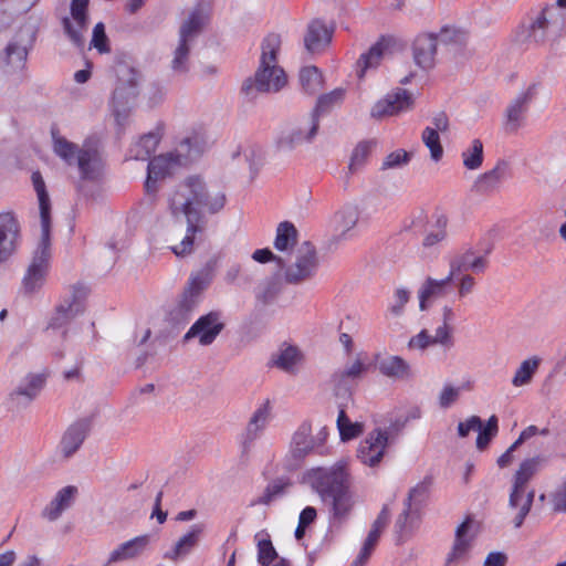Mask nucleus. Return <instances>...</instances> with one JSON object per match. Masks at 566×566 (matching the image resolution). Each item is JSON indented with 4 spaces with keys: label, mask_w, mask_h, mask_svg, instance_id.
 Segmentation results:
<instances>
[{
    "label": "nucleus",
    "mask_w": 566,
    "mask_h": 566,
    "mask_svg": "<svg viewBox=\"0 0 566 566\" xmlns=\"http://www.w3.org/2000/svg\"><path fill=\"white\" fill-rule=\"evenodd\" d=\"M303 482L328 506L331 527L339 528L350 518L356 500L350 490V473L344 461L305 471Z\"/></svg>",
    "instance_id": "f03ea898"
},
{
    "label": "nucleus",
    "mask_w": 566,
    "mask_h": 566,
    "mask_svg": "<svg viewBox=\"0 0 566 566\" xmlns=\"http://www.w3.org/2000/svg\"><path fill=\"white\" fill-rule=\"evenodd\" d=\"M366 370V365L357 358L350 365L335 371L332 376V381L334 384L336 395L350 394L352 387Z\"/></svg>",
    "instance_id": "c756f323"
},
{
    "label": "nucleus",
    "mask_w": 566,
    "mask_h": 566,
    "mask_svg": "<svg viewBox=\"0 0 566 566\" xmlns=\"http://www.w3.org/2000/svg\"><path fill=\"white\" fill-rule=\"evenodd\" d=\"M318 259L314 248L306 245L298 251L294 263L284 271V280L289 284H300L312 279L317 271Z\"/></svg>",
    "instance_id": "f3484780"
},
{
    "label": "nucleus",
    "mask_w": 566,
    "mask_h": 566,
    "mask_svg": "<svg viewBox=\"0 0 566 566\" xmlns=\"http://www.w3.org/2000/svg\"><path fill=\"white\" fill-rule=\"evenodd\" d=\"M161 135L159 132H149L143 135L136 143H134L126 155V159L134 160H150L151 155L155 153Z\"/></svg>",
    "instance_id": "e433bc0d"
},
{
    "label": "nucleus",
    "mask_w": 566,
    "mask_h": 566,
    "mask_svg": "<svg viewBox=\"0 0 566 566\" xmlns=\"http://www.w3.org/2000/svg\"><path fill=\"white\" fill-rule=\"evenodd\" d=\"M432 345H439L446 350L450 349L454 345L452 336V327L448 325H440L436 328L434 335H431Z\"/></svg>",
    "instance_id": "680f3d73"
},
{
    "label": "nucleus",
    "mask_w": 566,
    "mask_h": 566,
    "mask_svg": "<svg viewBox=\"0 0 566 566\" xmlns=\"http://www.w3.org/2000/svg\"><path fill=\"white\" fill-rule=\"evenodd\" d=\"M459 32L454 29L443 28L439 34H420L413 42V60L422 70H429L434 65V55L438 43L455 41Z\"/></svg>",
    "instance_id": "9d476101"
},
{
    "label": "nucleus",
    "mask_w": 566,
    "mask_h": 566,
    "mask_svg": "<svg viewBox=\"0 0 566 566\" xmlns=\"http://www.w3.org/2000/svg\"><path fill=\"white\" fill-rule=\"evenodd\" d=\"M150 543L151 535L149 534H144L130 538L119 544L109 553L107 562L104 566H111L112 564L136 559L145 553Z\"/></svg>",
    "instance_id": "bb28decb"
},
{
    "label": "nucleus",
    "mask_w": 566,
    "mask_h": 566,
    "mask_svg": "<svg viewBox=\"0 0 566 566\" xmlns=\"http://www.w3.org/2000/svg\"><path fill=\"white\" fill-rule=\"evenodd\" d=\"M315 449L312 436V423L304 420L295 430L290 443V458L294 461L292 465H298Z\"/></svg>",
    "instance_id": "a878e982"
},
{
    "label": "nucleus",
    "mask_w": 566,
    "mask_h": 566,
    "mask_svg": "<svg viewBox=\"0 0 566 566\" xmlns=\"http://www.w3.org/2000/svg\"><path fill=\"white\" fill-rule=\"evenodd\" d=\"M507 169L509 164L505 160H499L491 170L478 177L474 189L481 193L495 190L506 177Z\"/></svg>",
    "instance_id": "4c0bfd02"
},
{
    "label": "nucleus",
    "mask_w": 566,
    "mask_h": 566,
    "mask_svg": "<svg viewBox=\"0 0 566 566\" xmlns=\"http://www.w3.org/2000/svg\"><path fill=\"white\" fill-rule=\"evenodd\" d=\"M453 276L449 272V274L441 280H436L432 277H427L423 282L422 286L419 290V307L421 311H426L428 308V302L441 297L447 294V289L452 282Z\"/></svg>",
    "instance_id": "c9c22d12"
},
{
    "label": "nucleus",
    "mask_w": 566,
    "mask_h": 566,
    "mask_svg": "<svg viewBox=\"0 0 566 566\" xmlns=\"http://www.w3.org/2000/svg\"><path fill=\"white\" fill-rule=\"evenodd\" d=\"M88 0H72L70 17H64L62 20L64 33L76 48H83L85 43L84 34L88 25Z\"/></svg>",
    "instance_id": "4468645a"
},
{
    "label": "nucleus",
    "mask_w": 566,
    "mask_h": 566,
    "mask_svg": "<svg viewBox=\"0 0 566 566\" xmlns=\"http://www.w3.org/2000/svg\"><path fill=\"white\" fill-rule=\"evenodd\" d=\"M31 180L39 201L41 232H51V200L44 179L41 172L36 170L32 172Z\"/></svg>",
    "instance_id": "2f4dec72"
},
{
    "label": "nucleus",
    "mask_w": 566,
    "mask_h": 566,
    "mask_svg": "<svg viewBox=\"0 0 566 566\" xmlns=\"http://www.w3.org/2000/svg\"><path fill=\"white\" fill-rule=\"evenodd\" d=\"M53 151L67 166H76L83 180H97L104 170L105 160L98 142L86 138L80 147L52 130Z\"/></svg>",
    "instance_id": "20e7f679"
},
{
    "label": "nucleus",
    "mask_w": 566,
    "mask_h": 566,
    "mask_svg": "<svg viewBox=\"0 0 566 566\" xmlns=\"http://www.w3.org/2000/svg\"><path fill=\"white\" fill-rule=\"evenodd\" d=\"M415 98L411 93L403 88H396L379 99L371 108L373 118L394 116L412 109Z\"/></svg>",
    "instance_id": "aec40b11"
},
{
    "label": "nucleus",
    "mask_w": 566,
    "mask_h": 566,
    "mask_svg": "<svg viewBox=\"0 0 566 566\" xmlns=\"http://www.w3.org/2000/svg\"><path fill=\"white\" fill-rule=\"evenodd\" d=\"M373 142L369 140H363L359 142L355 148L353 149L348 169L350 174H355L357 170H359L366 163L371 148H373Z\"/></svg>",
    "instance_id": "5fc2aeb1"
},
{
    "label": "nucleus",
    "mask_w": 566,
    "mask_h": 566,
    "mask_svg": "<svg viewBox=\"0 0 566 566\" xmlns=\"http://www.w3.org/2000/svg\"><path fill=\"white\" fill-rule=\"evenodd\" d=\"M254 538L258 548V563L262 566L271 565L277 558V553L272 544L270 534L263 530L258 532Z\"/></svg>",
    "instance_id": "79ce46f5"
},
{
    "label": "nucleus",
    "mask_w": 566,
    "mask_h": 566,
    "mask_svg": "<svg viewBox=\"0 0 566 566\" xmlns=\"http://www.w3.org/2000/svg\"><path fill=\"white\" fill-rule=\"evenodd\" d=\"M472 520L467 517L455 530L453 545L448 553L444 566H461L468 562L474 536L470 534Z\"/></svg>",
    "instance_id": "4be33fe9"
},
{
    "label": "nucleus",
    "mask_w": 566,
    "mask_h": 566,
    "mask_svg": "<svg viewBox=\"0 0 566 566\" xmlns=\"http://www.w3.org/2000/svg\"><path fill=\"white\" fill-rule=\"evenodd\" d=\"M301 358L302 354L296 346L283 344L271 361L273 366L290 373L294 370Z\"/></svg>",
    "instance_id": "ea45409f"
},
{
    "label": "nucleus",
    "mask_w": 566,
    "mask_h": 566,
    "mask_svg": "<svg viewBox=\"0 0 566 566\" xmlns=\"http://www.w3.org/2000/svg\"><path fill=\"white\" fill-rule=\"evenodd\" d=\"M334 25H327L321 19L312 20L304 35L305 50L311 54L323 52L332 42Z\"/></svg>",
    "instance_id": "393cba45"
},
{
    "label": "nucleus",
    "mask_w": 566,
    "mask_h": 566,
    "mask_svg": "<svg viewBox=\"0 0 566 566\" xmlns=\"http://www.w3.org/2000/svg\"><path fill=\"white\" fill-rule=\"evenodd\" d=\"M21 228L17 216L11 211L0 212V263L7 262L18 250Z\"/></svg>",
    "instance_id": "a211bd4d"
},
{
    "label": "nucleus",
    "mask_w": 566,
    "mask_h": 566,
    "mask_svg": "<svg viewBox=\"0 0 566 566\" xmlns=\"http://www.w3.org/2000/svg\"><path fill=\"white\" fill-rule=\"evenodd\" d=\"M208 280L202 274L191 276L180 298L167 314V321L174 326L186 325L192 312L198 306L201 294L208 286Z\"/></svg>",
    "instance_id": "1a4fd4ad"
},
{
    "label": "nucleus",
    "mask_w": 566,
    "mask_h": 566,
    "mask_svg": "<svg viewBox=\"0 0 566 566\" xmlns=\"http://www.w3.org/2000/svg\"><path fill=\"white\" fill-rule=\"evenodd\" d=\"M224 328L221 321V313L218 311L209 312L200 316L188 329L184 336V340L188 342L191 338H198L199 344L202 346L211 345L218 335Z\"/></svg>",
    "instance_id": "6ab92c4d"
},
{
    "label": "nucleus",
    "mask_w": 566,
    "mask_h": 566,
    "mask_svg": "<svg viewBox=\"0 0 566 566\" xmlns=\"http://www.w3.org/2000/svg\"><path fill=\"white\" fill-rule=\"evenodd\" d=\"M539 361L537 357L523 360L512 378V385L514 387L527 385L536 373Z\"/></svg>",
    "instance_id": "8fccbe9b"
},
{
    "label": "nucleus",
    "mask_w": 566,
    "mask_h": 566,
    "mask_svg": "<svg viewBox=\"0 0 566 566\" xmlns=\"http://www.w3.org/2000/svg\"><path fill=\"white\" fill-rule=\"evenodd\" d=\"M201 25L202 20L200 13L198 11L191 12L179 29L178 40L191 44L200 32Z\"/></svg>",
    "instance_id": "603ef678"
},
{
    "label": "nucleus",
    "mask_w": 566,
    "mask_h": 566,
    "mask_svg": "<svg viewBox=\"0 0 566 566\" xmlns=\"http://www.w3.org/2000/svg\"><path fill=\"white\" fill-rule=\"evenodd\" d=\"M51 232H41L40 241L34 251L32 262L29 265L23 277L24 290L29 293L39 289L49 270V261L51 258Z\"/></svg>",
    "instance_id": "9b49d317"
},
{
    "label": "nucleus",
    "mask_w": 566,
    "mask_h": 566,
    "mask_svg": "<svg viewBox=\"0 0 566 566\" xmlns=\"http://www.w3.org/2000/svg\"><path fill=\"white\" fill-rule=\"evenodd\" d=\"M190 49L191 44L178 40V44L172 52L170 63L171 71L175 75L184 76L190 70Z\"/></svg>",
    "instance_id": "37998d69"
},
{
    "label": "nucleus",
    "mask_w": 566,
    "mask_h": 566,
    "mask_svg": "<svg viewBox=\"0 0 566 566\" xmlns=\"http://www.w3.org/2000/svg\"><path fill=\"white\" fill-rule=\"evenodd\" d=\"M389 516H390L389 506L387 504H385L381 507V511L379 512L377 518L374 521L371 528H370L366 539L364 541L365 543L370 544L376 547L381 532L388 524Z\"/></svg>",
    "instance_id": "4d7b16f0"
},
{
    "label": "nucleus",
    "mask_w": 566,
    "mask_h": 566,
    "mask_svg": "<svg viewBox=\"0 0 566 566\" xmlns=\"http://www.w3.org/2000/svg\"><path fill=\"white\" fill-rule=\"evenodd\" d=\"M201 533L202 527L200 525H192L190 531L182 535L171 549L164 553L163 557L175 563L185 558L197 546Z\"/></svg>",
    "instance_id": "72a5a7b5"
},
{
    "label": "nucleus",
    "mask_w": 566,
    "mask_h": 566,
    "mask_svg": "<svg viewBox=\"0 0 566 566\" xmlns=\"http://www.w3.org/2000/svg\"><path fill=\"white\" fill-rule=\"evenodd\" d=\"M112 108H113V114L115 117V123L119 129V133H124V130L128 124V118H129L133 107L123 106V105L112 103Z\"/></svg>",
    "instance_id": "338daca9"
},
{
    "label": "nucleus",
    "mask_w": 566,
    "mask_h": 566,
    "mask_svg": "<svg viewBox=\"0 0 566 566\" xmlns=\"http://www.w3.org/2000/svg\"><path fill=\"white\" fill-rule=\"evenodd\" d=\"M463 165L467 169L475 170L483 163V144L480 139H473L471 146L462 153Z\"/></svg>",
    "instance_id": "864d4df0"
},
{
    "label": "nucleus",
    "mask_w": 566,
    "mask_h": 566,
    "mask_svg": "<svg viewBox=\"0 0 566 566\" xmlns=\"http://www.w3.org/2000/svg\"><path fill=\"white\" fill-rule=\"evenodd\" d=\"M302 88L307 94H315L323 87V76L316 66H305L300 72Z\"/></svg>",
    "instance_id": "c03bdc74"
},
{
    "label": "nucleus",
    "mask_w": 566,
    "mask_h": 566,
    "mask_svg": "<svg viewBox=\"0 0 566 566\" xmlns=\"http://www.w3.org/2000/svg\"><path fill=\"white\" fill-rule=\"evenodd\" d=\"M534 496L535 492L533 490L525 494V489L512 485L509 497V507L512 510H518L517 514L513 518L515 528H520L523 525L525 517L532 509Z\"/></svg>",
    "instance_id": "473e14b6"
},
{
    "label": "nucleus",
    "mask_w": 566,
    "mask_h": 566,
    "mask_svg": "<svg viewBox=\"0 0 566 566\" xmlns=\"http://www.w3.org/2000/svg\"><path fill=\"white\" fill-rule=\"evenodd\" d=\"M344 90L335 88L327 94L321 95L308 117L305 118L296 128H293L287 136L283 137L281 139V144H286L289 147H293L302 143L312 142L317 135L321 116L329 112L335 105L340 104L344 98Z\"/></svg>",
    "instance_id": "0eeeda50"
},
{
    "label": "nucleus",
    "mask_w": 566,
    "mask_h": 566,
    "mask_svg": "<svg viewBox=\"0 0 566 566\" xmlns=\"http://www.w3.org/2000/svg\"><path fill=\"white\" fill-rule=\"evenodd\" d=\"M87 289L81 283L74 284L71 294L56 306L49 328L57 329L66 326L73 318L83 313L84 300L87 295Z\"/></svg>",
    "instance_id": "f8f14e48"
},
{
    "label": "nucleus",
    "mask_w": 566,
    "mask_h": 566,
    "mask_svg": "<svg viewBox=\"0 0 566 566\" xmlns=\"http://www.w3.org/2000/svg\"><path fill=\"white\" fill-rule=\"evenodd\" d=\"M537 465H538V458H531V459L524 460L520 464V467L514 475L513 485L525 489L527 482L535 474V472L537 470Z\"/></svg>",
    "instance_id": "6e6d98bb"
},
{
    "label": "nucleus",
    "mask_w": 566,
    "mask_h": 566,
    "mask_svg": "<svg viewBox=\"0 0 566 566\" xmlns=\"http://www.w3.org/2000/svg\"><path fill=\"white\" fill-rule=\"evenodd\" d=\"M78 490L74 485H66L59 490L51 502L43 509L42 516L50 522L56 521L62 513L71 507Z\"/></svg>",
    "instance_id": "7c9ffc66"
},
{
    "label": "nucleus",
    "mask_w": 566,
    "mask_h": 566,
    "mask_svg": "<svg viewBox=\"0 0 566 566\" xmlns=\"http://www.w3.org/2000/svg\"><path fill=\"white\" fill-rule=\"evenodd\" d=\"M227 202L226 193L208 191L206 182L198 176H190L179 184L169 198V210L175 218L185 217L186 235L171 248L177 256L190 254L196 237L206 230L207 220L201 208L210 214L220 212Z\"/></svg>",
    "instance_id": "f257e3e1"
},
{
    "label": "nucleus",
    "mask_w": 566,
    "mask_h": 566,
    "mask_svg": "<svg viewBox=\"0 0 566 566\" xmlns=\"http://www.w3.org/2000/svg\"><path fill=\"white\" fill-rule=\"evenodd\" d=\"M280 291L279 281L276 279H268L258 286L255 297L259 302L266 305L275 300Z\"/></svg>",
    "instance_id": "bf43d9fd"
},
{
    "label": "nucleus",
    "mask_w": 566,
    "mask_h": 566,
    "mask_svg": "<svg viewBox=\"0 0 566 566\" xmlns=\"http://www.w3.org/2000/svg\"><path fill=\"white\" fill-rule=\"evenodd\" d=\"M476 431H478V437H476L475 444H476V448L480 451H482L485 448H488L490 442L493 440V438L496 437V434L499 432L497 417L495 415H492L488 419L485 424L481 421V427L479 429H476Z\"/></svg>",
    "instance_id": "09e8293b"
},
{
    "label": "nucleus",
    "mask_w": 566,
    "mask_h": 566,
    "mask_svg": "<svg viewBox=\"0 0 566 566\" xmlns=\"http://www.w3.org/2000/svg\"><path fill=\"white\" fill-rule=\"evenodd\" d=\"M359 219V211L357 207L345 206L338 210L333 218L335 231L340 239H346L349 231H352Z\"/></svg>",
    "instance_id": "58836bf2"
},
{
    "label": "nucleus",
    "mask_w": 566,
    "mask_h": 566,
    "mask_svg": "<svg viewBox=\"0 0 566 566\" xmlns=\"http://www.w3.org/2000/svg\"><path fill=\"white\" fill-rule=\"evenodd\" d=\"M291 485L292 482L289 478L274 479L266 485L263 494L254 502V504L270 505L272 502L283 497Z\"/></svg>",
    "instance_id": "a19ab883"
},
{
    "label": "nucleus",
    "mask_w": 566,
    "mask_h": 566,
    "mask_svg": "<svg viewBox=\"0 0 566 566\" xmlns=\"http://www.w3.org/2000/svg\"><path fill=\"white\" fill-rule=\"evenodd\" d=\"M336 423L342 441L355 439L363 432V424L353 422L344 409L339 410Z\"/></svg>",
    "instance_id": "3c124183"
},
{
    "label": "nucleus",
    "mask_w": 566,
    "mask_h": 566,
    "mask_svg": "<svg viewBox=\"0 0 566 566\" xmlns=\"http://www.w3.org/2000/svg\"><path fill=\"white\" fill-rule=\"evenodd\" d=\"M272 405L269 399L256 406L251 413L243 432L240 434V444L242 452L247 453L251 450L254 442L265 432L272 420Z\"/></svg>",
    "instance_id": "ddd939ff"
},
{
    "label": "nucleus",
    "mask_w": 566,
    "mask_h": 566,
    "mask_svg": "<svg viewBox=\"0 0 566 566\" xmlns=\"http://www.w3.org/2000/svg\"><path fill=\"white\" fill-rule=\"evenodd\" d=\"M410 298V292L407 289L399 287L395 291L392 303L389 311L392 315L399 316L402 314L405 305Z\"/></svg>",
    "instance_id": "69168bd1"
},
{
    "label": "nucleus",
    "mask_w": 566,
    "mask_h": 566,
    "mask_svg": "<svg viewBox=\"0 0 566 566\" xmlns=\"http://www.w3.org/2000/svg\"><path fill=\"white\" fill-rule=\"evenodd\" d=\"M116 86L113 92L112 103L134 107L138 97V72L125 64L120 63L116 67Z\"/></svg>",
    "instance_id": "2eb2a0df"
},
{
    "label": "nucleus",
    "mask_w": 566,
    "mask_h": 566,
    "mask_svg": "<svg viewBox=\"0 0 566 566\" xmlns=\"http://www.w3.org/2000/svg\"><path fill=\"white\" fill-rule=\"evenodd\" d=\"M409 161L410 154L405 149H397L385 157L381 164V170L397 169L406 166Z\"/></svg>",
    "instance_id": "052dcab7"
},
{
    "label": "nucleus",
    "mask_w": 566,
    "mask_h": 566,
    "mask_svg": "<svg viewBox=\"0 0 566 566\" xmlns=\"http://www.w3.org/2000/svg\"><path fill=\"white\" fill-rule=\"evenodd\" d=\"M449 265V272L453 277L467 271L483 273L488 268V259L484 255H478L472 248H468L465 251L455 254L450 260Z\"/></svg>",
    "instance_id": "c85d7f7f"
},
{
    "label": "nucleus",
    "mask_w": 566,
    "mask_h": 566,
    "mask_svg": "<svg viewBox=\"0 0 566 566\" xmlns=\"http://www.w3.org/2000/svg\"><path fill=\"white\" fill-rule=\"evenodd\" d=\"M36 40L33 25L20 27L8 41L0 55V66L7 74L21 73L27 67L28 56Z\"/></svg>",
    "instance_id": "6e6552de"
},
{
    "label": "nucleus",
    "mask_w": 566,
    "mask_h": 566,
    "mask_svg": "<svg viewBox=\"0 0 566 566\" xmlns=\"http://www.w3.org/2000/svg\"><path fill=\"white\" fill-rule=\"evenodd\" d=\"M536 94V85L532 84L520 92L507 105L504 113V128L516 133L524 124L530 105Z\"/></svg>",
    "instance_id": "dca6fc26"
},
{
    "label": "nucleus",
    "mask_w": 566,
    "mask_h": 566,
    "mask_svg": "<svg viewBox=\"0 0 566 566\" xmlns=\"http://www.w3.org/2000/svg\"><path fill=\"white\" fill-rule=\"evenodd\" d=\"M447 217L444 214H437L434 223L423 238L422 245L424 248H432L442 242L447 238Z\"/></svg>",
    "instance_id": "de8ad7c7"
},
{
    "label": "nucleus",
    "mask_w": 566,
    "mask_h": 566,
    "mask_svg": "<svg viewBox=\"0 0 566 566\" xmlns=\"http://www.w3.org/2000/svg\"><path fill=\"white\" fill-rule=\"evenodd\" d=\"M48 373H29L17 388L10 392V400L17 406H28L42 391L46 384Z\"/></svg>",
    "instance_id": "5701e85b"
},
{
    "label": "nucleus",
    "mask_w": 566,
    "mask_h": 566,
    "mask_svg": "<svg viewBox=\"0 0 566 566\" xmlns=\"http://www.w3.org/2000/svg\"><path fill=\"white\" fill-rule=\"evenodd\" d=\"M206 148L205 140L193 134L186 137L178 147L177 153H168L151 158L147 165V177L145 181V190L149 195H154L158 190V181L169 176L172 170L180 165L200 156Z\"/></svg>",
    "instance_id": "39448f33"
},
{
    "label": "nucleus",
    "mask_w": 566,
    "mask_h": 566,
    "mask_svg": "<svg viewBox=\"0 0 566 566\" xmlns=\"http://www.w3.org/2000/svg\"><path fill=\"white\" fill-rule=\"evenodd\" d=\"M565 24V13L557 7L547 4L530 11L520 28L518 36L522 41L535 44L554 42L564 32Z\"/></svg>",
    "instance_id": "423d86ee"
},
{
    "label": "nucleus",
    "mask_w": 566,
    "mask_h": 566,
    "mask_svg": "<svg viewBox=\"0 0 566 566\" xmlns=\"http://www.w3.org/2000/svg\"><path fill=\"white\" fill-rule=\"evenodd\" d=\"M426 488L423 485H416L412 488L408 497L405 501V507L401 514L398 516L395 530L400 538H403L406 534H408L415 523L419 520V504H417L418 500L424 495Z\"/></svg>",
    "instance_id": "b1692460"
},
{
    "label": "nucleus",
    "mask_w": 566,
    "mask_h": 566,
    "mask_svg": "<svg viewBox=\"0 0 566 566\" xmlns=\"http://www.w3.org/2000/svg\"><path fill=\"white\" fill-rule=\"evenodd\" d=\"M384 44L377 42L367 52L363 53L357 61V73L359 77H363L367 70L376 67L382 56Z\"/></svg>",
    "instance_id": "49530a36"
},
{
    "label": "nucleus",
    "mask_w": 566,
    "mask_h": 566,
    "mask_svg": "<svg viewBox=\"0 0 566 566\" xmlns=\"http://www.w3.org/2000/svg\"><path fill=\"white\" fill-rule=\"evenodd\" d=\"M422 142L429 148L431 159L439 161L443 155V148L440 143L439 133L432 127H426L422 132Z\"/></svg>",
    "instance_id": "13d9d810"
},
{
    "label": "nucleus",
    "mask_w": 566,
    "mask_h": 566,
    "mask_svg": "<svg viewBox=\"0 0 566 566\" xmlns=\"http://www.w3.org/2000/svg\"><path fill=\"white\" fill-rule=\"evenodd\" d=\"M166 93H167V90L165 86H163L161 84H159L157 82L151 83L149 85L148 92H147L149 106L154 107V106L160 104L164 101Z\"/></svg>",
    "instance_id": "774afa93"
},
{
    "label": "nucleus",
    "mask_w": 566,
    "mask_h": 566,
    "mask_svg": "<svg viewBox=\"0 0 566 566\" xmlns=\"http://www.w3.org/2000/svg\"><path fill=\"white\" fill-rule=\"evenodd\" d=\"M90 430L88 418L78 419L66 429L60 441V450L64 458L72 457L81 448Z\"/></svg>",
    "instance_id": "cd10ccee"
},
{
    "label": "nucleus",
    "mask_w": 566,
    "mask_h": 566,
    "mask_svg": "<svg viewBox=\"0 0 566 566\" xmlns=\"http://www.w3.org/2000/svg\"><path fill=\"white\" fill-rule=\"evenodd\" d=\"M388 432L382 429H374L360 441L357 449V458L368 467H376L380 463L388 446Z\"/></svg>",
    "instance_id": "412c9836"
},
{
    "label": "nucleus",
    "mask_w": 566,
    "mask_h": 566,
    "mask_svg": "<svg viewBox=\"0 0 566 566\" xmlns=\"http://www.w3.org/2000/svg\"><path fill=\"white\" fill-rule=\"evenodd\" d=\"M297 231L293 223L289 221L281 222L276 229L274 247L279 251H285L296 243Z\"/></svg>",
    "instance_id": "a18cd8bd"
},
{
    "label": "nucleus",
    "mask_w": 566,
    "mask_h": 566,
    "mask_svg": "<svg viewBox=\"0 0 566 566\" xmlns=\"http://www.w3.org/2000/svg\"><path fill=\"white\" fill-rule=\"evenodd\" d=\"M281 43V36L276 33H270L262 40L259 67L254 76L248 77L241 87L247 97L252 99L259 93H276L286 85L287 76L277 64Z\"/></svg>",
    "instance_id": "7ed1b4c3"
},
{
    "label": "nucleus",
    "mask_w": 566,
    "mask_h": 566,
    "mask_svg": "<svg viewBox=\"0 0 566 566\" xmlns=\"http://www.w3.org/2000/svg\"><path fill=\"white\" fill-rule=\"evenodd\" d=\"M381 375L394 379H408L411 377L410 365L400 356L390 355L376 360Z\"/></svg>",
    "instance_id": "f704fd0d"
},
{
    "label": "nucleus",
    "mask_w": 566,
    "mask_h": 566,
    "mask_svg": "<svg viewBox=\"0 0 566 566\" xmlns=\"http://www.w3.org/2000/svg\"><path fill=\"white\" fill-rule=\"evenodd\" d=\"M460 387L444 385L439 395V406L443 409L450 408L460 397Z\"/></svg>",
    "instance_id": "0e129e2a"
},
{
    "label": "nucleus",
    "mask_w": 566,
    "mask_h": 566,
    "mask_svg": "<svg viewBox=\"0 0 566 566\" xmlns=\"http://www.w3.org/2000/svg\"><path fill=\"white\" fill-rule=\"evenodd\" d=\"M91 45L94 46L99 53H108L111 51L108 44V38L105 32V25L103 22L95 24L92 34Z\"/></svg>",
    "instance_id": "e2e57ef3"
}]
</instances>
